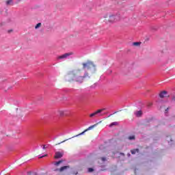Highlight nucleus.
Returning a JSON list of instances; mask_svg holds the SVG:
<instances>
[{
    "mask_svg": "<svg viewBox=\"0 0 175 175\" xmlns=\"http://www.w3.org/2000/svg\"><path fill=\"white\" fill-rule=\"evenodd\" d=\"M100 159L103 161V162L106 161V157H101Z\"/></svg>",
    "mask_w": 175,
    "mask_h": 175,
    "instance_id": "6ab92c4d",
    "label": "nucleus"
},
{
    "mask_svg": "<svg viewBox=\"0 0 175 175\" xmlns=\"http://www.w3.org/2000/svg\"><path fill=\"white\" fill-rule=\"evenodd\" d=\"M118 123L117 122H113L109 124V126H114V125H118Z\"/></svg>",
    "mask_w": 175,
    "mask_h": 175,
    "instance_id": "4468645a",
    "label": "nucleus"
},
{
    "mask_svg": "<svg viewBox=\"0 0 175 175\" xmlns=\"http://www.w3.org/2000/svg\"><path fill=\"white\" fill-rule=\"evenodd\" d=\"M64 162V161L60 160L59 161H57L54 163L55 166H59L60 165V163H62Z\"/></svg>",
    "mask_w": 175,
    "mask_h": 175,
    "instance_id": "9b49d317",
    "label": "nucleus"
},
{
    "mask_svg": "<svg viewBox=\"0 0 175 175\" xmlns=\"http://www.w3.org/2000/svg\"><path fill=\"white\" fill-rule=\"evenodd\" d=\"M8 33H10V32H13V30L10 29L8 31Z\"/></svg>",
    "mask_w": 175,
    "mask_h": 175,
    "instance_id": "4be33fe9",
    "label": "nucleus"
},
{
    "mask_svg": "<svg viewBox=\"0 0 175 175\" xmlns=\"http://www.w3.org/2000/svg\"><path fill=\"white\" fill-rule=\"evenodd\" d=\"M40 27H42V23H39L36 25L35 28L38 29V28H40Z\"/></svg>",
    "mask_w": 175,
    "mask_h": 175,
    "instance_id": "ddd939ff",
    "label": "nucleus"
},
{
    "mask_svg": "<svg viewBox=\"0 0 175 175\" xmlns=\"http://www.w3.org/2000/svg\"><path fill=\"white\" fill-rule=\"evenodd\" d=\"M135 135H131L129 137V140H135Z\"/></svg>",
    "mask_w": 175,
    "mask_h": 175,
    "instance_id": "2eb2a0df",
    "label": "nucleus"
},
{
    "mask_svg": "<svg viewBox=\"0 0 175 175\" xmlns=\"http://www.w3.org/2000/svg\"><path fill=\"white\" fill-rule=\"evenodd\" d=\"M46 148V146H43V149L44 150Z\"/></svg>",
    "mask_w": 175,
    "mask_h": 175,
    "instance_id": "b1692460",
    "label": "nucleus"
},
{
    "mask_svg": "<svg viewBox=\"0 0 175 175\" xmlns=\"http://www.w3.org/2000/svg\"><path fill=\"white\" fill-rule=\"evenodd\" d=\"M166 94H167V91L161 92L159 94V96H160L161 98H165V95H166Z\"/></svg>",
    "mask_w": 175,
    "mask_h": 175,
    "instance_id": "6e6552de",
    "label": "nucleus"
},
{
    "mask_svg": "<svg viewBox=\"0 0 175 175\" xmlns=\"http://www.w3.org/2000/svg\"><path fill=\"white\" fill-rule=\"evenodd\" d=\"M59 116H64L65 114V112L64 111H59Z\"/></svg>",
    "mask_w": 175,
    "mask_h": 175,
    "instance_id": "dca6fc26",
    "label": "nucleus"
},
{
    "mask_svg": "<svg viewBox=\"0 0 175 175\" xmlns=\"http://www.w3.org/2000/svg\"><path fill=\"white\" fill-rule=\"evenodd\" d=\"M104 110H106V109L104 108V109H98V110H97L96 111H95V112L91 113V114L90 115V117L91 118H92V117H95V116L99 114L100 113H102V111H104Z\"/></svg>",
    "mask_w": 175,
    "mask_h": 175,
    "instance_id": "20e7f679",
    "label": "nucleus"
},
{
    "mask_svg": "<svg viewBox=\"0 0 175 175\" xmlns=\"http://www.w3.org/2000/svg\"><path fill=\"white\" fill-rule=\"evenodd\" d=\"M135 116H136V117H141L142 116H143V111H137L134 113Z\"/></svg>",
    "mask_w": 175,
    "mask_h": 175,
    "instance_id": "0eeeda50",
    "label": "nucleus"
},
{
    "mask_svg": "<svg viewBox=\"0 0 175 175\" xmlns=\"http://www.w3.org/2000/svg\"><path fill=\"white\" fill-rule=\"evenodd\" d=\"M105 21H109V23H116V21H120L121 17L120 15L109 14L105 16Z\"/></svg>",
    "mask_w": 175,
    "mask_h": 175,
    "instance_id": "f03ea898",
    "label": "nucleus"
},
{
    "mask_svg": "<svg viewBox=\"0 0 175 175\" xmlns=\"http://www.w3.org/2000/svg\"><path fill=\"white\" fill-rule=\"evenodd\" d=\"M88 172H89V173L94 172L93 168H88Z\"/></svg>",
    "mask_w": 175,
    "mask_h": 175,
    "instance_id": "a211bd4d",
    "label": "nucleus"
},
{
    "mask_svg": "<svg viewBox=\"0 0 175 175\" xmlns=\"http://www.w3.org/2000/svg\"><path fill=\"white\" fill-rule=\"evenodd\" d=\"M133 44H134V46H139L140 44V43H139V42H134Z\"/></svg>",
    "mask_w": 175,
    "mask_h": 175,
    "instance_id": "aec40b11",
    "label": "nucleus"
},
{
    "mask_svg": "<svg viewBox=\"0 0 175 175\" xmlns=\"http://www.w3.org/2000/svg\"><path fill=\"white\" fill-rule=\"evenodd\" d=\"M95 126H96V124L92 125L89 126L87 129H85L84 131H83L82 133H79V135H76V137L77 136H80L81 135H84V133H85V132L88 131H91V129H92V128H95Z\"/></svg>",
    "mask_w": 175,
    "mask_h": 175,
    "instance_id": "39448f33",
    "label": "nucleus"
},
{
    "mask_svg": "<svg viewBox=\"0 0 175 175\" xmlns=\"http://www.w3.org/2000/svg\"><path fill=\"white\" fill-rule=\"evenodd\" d=\"M68 139H66V140H64V141H63V142H59V143H58V144H55V146H58V145H59V144H62V143H65V142H66Z\"/></svg>",
    "mask_w": 175,
    "mask_h": 175,
    "instance_id": "f3484780",
    "label": "nucleus"
},
{
    "mask_svg": "<svg viewBox=\"0 0 175 175\" xmlns=\"http://www.w3.org/2000/svg\"><path fill=\"white\" fill-rule=\"evenodd\" d=\"M44 157H47V154H45L44 156L40 157V158H44Z\"/></svg>",
    "mask_w": 175,
    "mask_h": 175,
    "instance_id": "5701e85b",
    "label": "nucleus"
},
{
    "mask_svg": "<svg viewBox=\"0 0 175 175\" xmlns=\"http://www.w3.org/2000/svg\"><path fill=\"white\" fill-rule=\"evenodd\" d=\"M122 155H124V153H121Z\"/></svg>",
    "mask_w": 175,
    "mask_h": 175,
    "instance_id": "393cba45",
    "label": "nucleus"
},
{
    "mask_svg": "<svg viewBox=\"0 0 175 175\" xmlns=\"http://www.w3.org/2000/svg\"><path fill=\"white\" fill-rule=\"evenodd\" d=\"M64 157V153L61 152H56L55 154V159H59V158H62Z\"/></svg>",
    "mask_w": 175,
    "mask_h": 175,
    "instance_id": "423d86ee",
    "label": "nucleus"
},
{
    "mask_svg": "<svg viewBox=\"0 0 175 175\" xmlns=\"http://www.w3.org/2000/svg\"><path fill=\"white\" fill-rule=\"evenodd\" d=\"M169 107H167L166 109H165V113H168V111H169Z\"/></svg>",
    "mask_w": 175,
    "mask_h": 175,
    "instance_id": "412c9836",
    "label": "nucleus"
},
{
    "mask_svg": "<svg viewBox=\"0 0 175 175\" xmlns=\"http://www.w3.org/2000/svg\"><path fill=\"white\" fill-rule=\"evenodd\" d=\"M5 3L7 6H9V5H12V3H13V0H8Z\"/></svg>",
    "mask_w": 175,
    "mask_h": 175,
    "instance_id": "f8f14e48",
    "label": "nucleus"
},
{
    "mask_svg": "<svg viewBox=\"0 0 175 175\" xmlns=\"http://www.w3.org/2000/svg\"><path fill=\"white\" fill-rule=\"evenodd\" d=\"M129 157H131V154H129Z\"/></svg>",
    "mask_w": 175,
    "mask_h": 175,
    "instance_id": "a878e982",
    "label": "nucleus"
},
{
    "mask_svg": "<svg viewBox=\"0 0 175 175\" xmlns=\"http://www.w3.org/2000/svg\"><path fill=\"white\" fill-rule=\"evenodd\" d=\"M66 169H69V166L65 165L59 168V172H64V170H66Z\"/></svg>",
    "mask_w": 175,
    "mask_h": 175,
    "instance_id": "1a4fd4ad",
    "label": "nucleus"
},
{
    "mask_svg": "<svg viewBox=\"0 0 175 175\" xmlns=\"http://www.w3.org/2000/svg\"><path fill=\"white\" fill-rule=\"evenodd\" d=\"M70 55H73V53L70 52V53H64L60 56H58L57 59H65L68 58V57H70Z\"/></svg>",
    "mask_w": 175,
    "mask_h": 175,
    "instance_id": "7ed1b4c3",
    "label": "nucleus"
},
{
    "mask_svg": "<svg viewBox=\"0 0 175 175\" xmlns=\"http://www.w3.org/2000/svg\"><path fill=\"white\" fill-rule=\"evenodd\" d=\"M131 152L133 155H135V154H136V152H139V148L133 149L131 150Z\"/></svg>",
    "mask_w": 175,
    "mask_h": 175,
    "instance_id": "9d476101",
    "label": "nucleus"
},
{
    "mask_svg": "<svg viewBox=\"0 0 175 175\" xmlns=\"http://www.w3.org/2000/svg\"><path fill=\"white\" fill-rule=\"evenodd\" d=\"M83 69H87L88 71L83 72L81 70H75L66 76V81L69 83H78L83 84L91 80V75H94L96 72V66L94 65L92 62L88 61L82 64Z\"/></svg>",
    "mask_w": 175,
    "mask_h": 175,
    "instance_id": "f257e3e1",
    "label": "nucleus"
}]
</instances>
